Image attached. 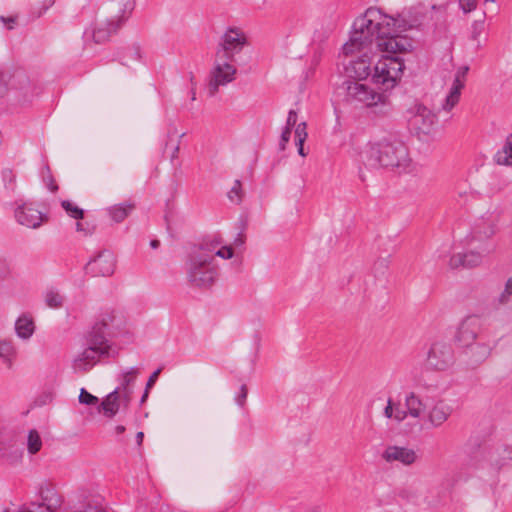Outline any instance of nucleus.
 Listing matches in <instances>:
<instances>
[{"label": "nucleus", "mask_w": 512, "mask_h": 512, "mask_svg": "<svg viewBox=\"0 0 512 512\" xmlns=\"http://www.w3.org/2000/svg\"><path fill=\"white\" fill-rule=\"evenodd\" d=\"M401 21L384 14L378 8H368L357 17L352 25L349 40L343 45L342 52L351 54L356 50L369 48L373 42L381 52L396 55L412 49V40L400 35Z\"/></svg>", "instance_id": "nucleus-1"}, {"label": "nucleus", "mask_w": 512, "mask_h": 512, "mask_svg": "<svg viewBox=\"0 0 512 512\" xmlns=\"http://www.w3.org/2000/svg\"><path fill=\"white\" fill-rule=\"evenodd\" d=\"M234 255L231 245L224 243L219 235L203 239L189 255L185 264L187 279L196 287L207 288L213 285L218 275L215 257L227 260Z\"/></svg>", "instance_id": "nucleus-2"}, {"label": "nucleus", "mask_w": 512, "mask_h": 512, "mask_svg": "<svg viewBox=\"0 0 512 512\" xmlns=\"http://www.w3.org/2000/svg\"><path fill=\"white\" fill-rule=\"evenodd\" d=\"M367 160L374 166L409 170L411 158L405 143L396 135L388 134L368 142Z\"/></svg>", "instance_id": "nucleus-3"}, {"label": "nucleus", "mask_w": 512, "mask_h": 512, "mask_svg": "<svg viewBox=\"0 0 512 512\" xmlns=\"http://www.w3.org/2000/svg\"><path fill=\"white\" fill-rule=\"evenodd\" d=\"M346 99L348 102L367 109H382L389 104V96L386 91L376 90L370 85L361 81L347 80Z\"/></svg>", "instance_id": "nucleus-4"}, {"label": "nucleus", "mask_w": 512, "mask_h": 512, "mask_svg": "<svg viewBox=\"0 0 512 512\" xmlns=\"http://www.w3.org/2000/svg\"><path fill=\"white\" fill-rule=\"evenodd\" d=\"M108 341L102 333H91L87 339V347L77 354L72 362L75 372H87L103 355L109 353Z\"/></svg>", "instance_id": "nucleus-5"}, {"label": "nucleus", "mask_w": 512, "mask_h": 512, "mask_svg": "<svg viewBox=\"0 0 512 512\" xmlns=\"http://www.w3.org/2000/svg\"><path fill=\"white\" fill-rule=\"evenodd\" d=\"M403 69L404 63L400 57L385 55L376 63L372 80L375 84L383 86L386 91L396 85Z\"/></svg>", "instance_id": "nucleus-6"}, {"label": "nucleus", "mask_w": 512, "mask_h": 512, "mask_svg": "<svg viewBox=\"0 0 512 512\" xmlns=\"http://www.w3.org/2000/svg\"><path fill=\"white\" fill-rule=\"evenodd\" d=\"M237 74V67L234 59L222 57L221 55L215 54L213 67L210 71V79L208 84V91L210 96H214L221 86L235 80Z\"/></svg>", "instance_id": "nucleus-7"}, {"label": "nucleus", "mask_w": 512, "mask_h": 512, "mask_svg": "<svg viewBox=\"0 0 512 512\" xmlns=\"http://www.w3.org/2000/svg\"><path fill=\"white\" fill-rule=\"evenodd\" d=\"M248 45L246 33L239 27H228L221 35L215 54L234 59Z\"/></svg>", "instance_id": "nucleus-8"}, {"label": "nucleus", "mask_w": 512, "mask_h": 512, "mask_svg": "<svg viewBox=\"0 0 512 512\" xmlns=\"http://www.w3.org/2000/svg\"><path fill=\"white\" fill-rule=\"evenodd\" d=\"M408 123L418 135H428L433 131L436 115L426 106L415 103L408 109Z\"/></svg>", "instance_id": "nucleus-9"}, {"label": "nucleus", "mask_w": 512, "mask_h": 512, "mask_svg": "<svg viewBox=\"0 0 512 512\" xmlns=\"http://www.w3.org/2000/svg\"><path fill=\"white\" fill-rule=\"evenodd\" d=\"M476 233L472 235L470 240V248L463 251L454 253L450 260L449 265L451 268H473L482 263L486 249L482 245L474 244L476 241Z\"/></svg>", "instance_id": "nucleus-10"}, {"label": "nucleus", "mask_w": 512, "mask_h": 512, "mask_svg": "<svg viewBox=\"0 0 512 512\" xmlns=\"http://www.w3.org/2000/svg\"><path fill=\"white\" fill-rule=\"evenodd\" d=\"M452 412V406L445 400L431 397L423 420L429 427L439 428L450 418Z\"/></svg>", "instance_id": "nucleus-11"}, {"label": "nucleus", "mask_w": 512, "mask_h": 512, "mask_svg": "<svg viewBox=\"0 0 512 512\" xmlns=\"http://www.w3.org/2000/svg\"><path fill=\"white\" fill-rule=\"evenodd\" d=\"M354 53H360V56L349 61L345 66V72L352 81H363L372 75L371 69V57L368 52V48L362 50H356ZM345 55V53L343 52ZM349 54H346L348 56Z\"/></svg>", "instance_id": "nucleus-12"}, {"label": "nucleus", "mask_w": 512, "mask_h": 512, "mask_svg": "<svg viewBox=\"0 0 512 512\" xmlns=\"http://www.w3.org/2000/svg\"><path fill=\"white\" fill-rule=\"evenodd\" d=\"M454 363L453 349L446 343H434L428 353L427 364L437 371H445Z\"/></svg>", "instance_id": "nucleus-13"}, {"label": "nucleus", "mask_w": 512, "mask_h": 512, "mask_svg": "<svg viewBox=\"0 0 512 512\" xmlns=\"http://www.w3.org/2000/svg\"><path fill=\"white\" fill-rule=\"evenodd\" d=\"M115 267L114 254L109 250H103L87 263L86 272L93 277H108L114 273Z\"/></svg>", "instance_id": "nucleus-14"}, {"label": "nucleus", "mask_w": 512, "mask_h": 512, "mask_svg": "<svg viewBox=\"0 0 512 512\" xmlns=\"http://www.w3.org/2000/svg\"><path fill=\"white\" fill-rule=\"evenodd\" d=\"M16 221L27 228L37 229L47 220V216L32 203H23L15 209Z\"/></svg>", "instance_id": "nucleus-15"}, {"label": "nucleus", "mask_w": 512, "mask_h": 512, "mask_svg": "<svg viewBox=\"0 0 512 512\" xmlns=\"http://www.w3.org/2000/svg\"><path fill=\"white\" fill-rule=\"evenodd\" d=\"M0 82L3 83L8 90H14L25 98L32 92V86L29 78L22 70L2 72L0 75Z\"/></svg>", "instance_id": "nucleus-16"}, {"label": "nucleus", "mask_w": 512, "mask_h": 512, "mask_svg": "<svg viewBox=\"0 0 512 512\" xmlns=\"http://www.w3.org/2000/svg\"><path fill=\"white\" fill-rule=\"evenodd\" d=\"M481 328L480 319L471 315L465 317L459 324L455 340L462 347H468L474 343Z\"/></svg>", "instance_id": "nucleus-17"}, {"label": "nucleus", "mask_w": 512, "mask_h": 512, "mask_svg": "<svg viewBox=\"0 0 512 512\" xmlns=\"http://www.w3.org/2000/svg\"><path fill=\"white\" fill-rule=\"evenodd\" d=\"M382 458L387 463L398 462L402 465L409 466L416 462L418 456L416 451L412 448L391 445L386 447L383 451Z\"/></svg>", "instance_id": "nucleus-18"}, {"label": "nucleus", "mask_w": 512, "mask_h": 512, "mask_svg": "<svg viewBox=\"0 0 512 512\" xmlns=\"http://www.w3.org/2000/svg\"><path fill=\"white\" fill-rule=\"evenodd\" d=\"M468 72V67L464 66L457 70L453 83L450 87L449 93L445 97L442 103L441 109L446 112H450L459 102L461 96V90L465 85V77Z\"/></svg>", "instance_id": "nucleus-19"}, {"label": "nucleus", "mask_w": 512, "mask_h": 512, "mask_svg": "<svg viewBox=\"0 0 512 512\" xmlns=\"http://www.w3.org/2000/svg\"><path fill=\"white\" fill-rule=\"evenodd\" d=\"M120 28L121 26L110 16L106 20L96 22L86 34H90L96 43H104Z\"/></svg>", "instance_id": "nucleus-20"}, {"label": "nucleus", "mask_w": 512, "mask_h": 512, "mask_svg": "<svg viewBox=\"0 0 512 512\" xmlns=\"http://www.w3.org/2000/svg\"><path fill=\"white\" fill-rule=\"evenodd\" d=\"M139 374V369L137 367H131L125 371H123L119 375V386L115 388V390H118L119 393L122 396V401L125 403V405H128V403L131 401L132 394H133V385L136 381V378Z\"/></svg>", "instance_id": "nucleus-21"}, {"label": "nucleus", "mask_w": 512, "mask_h": 512, "mask_svg": "<svg viewBox=\"0 0 512 512\" xmlns=\"http://www.w3.org/2000/svg\"><path fill=\"white\" fill-rule=\"evenodd\" d=\"M430 398L431 397L428 395L425 398H422L415 392L407 393L405 395L404 405L409 416L414 419H423Z\"/></svg>", "instance_id": "nucleus-22"}, {"label": "nucleus", "mask_w": 512, "mask_h": 512, "mask_svg": "<svg viewBox=\"0 0 512 512\" xmlns=\"http://www.w3.org/2000/svg\"><path fill=\"white\" fill-rule=\"evenodd\" d=\"M114 14L111 17L122 27L132 15L136 0H115Z\"/></svg>", "instance_id": "nucleus-23"}, {"label": "nucleus", "mask_w": 512, "mask_h": 512, "mask_svg": "<svg viewBox=\"0 0 512 512\" xmlns=\"http://www.w3.org/2000/svg\"><path fill=\"white\" fill-rule=\"evenodd\" d=\"M466 348V354L473 365H478L484 362L490 356L492 351L491 346L487 343H473Z\"/></svg>", "instance_id": "nucleus-24"}, {"label": "nucleus", "mask_w": 512, "mask_h": 512, "mask_svg": "<svg viewBox=\"0 0 512 512\" xmlns=\"http://www.w3.org/2000/svg\"><path fill=\"white\" fill-rule=\"evenodd\" d=\"M493 162L498 166L512 167V133L505 138L502 147L493 155Z\"/></svg>", "instance_id": "nucleus-25"}, {"label": "nucleus", "mask_w": 512, "mask_h": 512, "mask_svg": "<svg viewBox=\"0 0 512 512\" xmlns=\"http://www.w3.org/2000/svg\"><path fill=\"white\" fill-rule=\"evenodd\" d=\"M121 399L122 396L119 391L113 390L102 401L100 405V412L108 418L114 417L119 411Z\"/></svg>", "instance_id": "nucleus-26"}, {"label": "nucleus", "mask_w": 512, "mask_h": 512, "mask_svg": "<svg viewBox=\"0 0 512 512\" xmlns=\"http://www.w3.org/2000/svg\"><path fill=\"white\" fill-rule=\"evenodd\" d=\"M39 504L55 509L60 506L61 500L56 490L49 484L41 485L39 488Z\"/></svg>", "instance_id": "nucleus-27"}, {"label": "nucleus", "mask_w": 512, "mask_h": 512, "mask_svg": "<svg viewBox=\"0 0 512 512\" xmlns=\"http://www.w3.org/2000/svg\"><path fill=\"white\" fill-rule=\"evenodd\" d=\"M35 331V325L32 317L24 314L15 322V332L21 339H29Z\"/></svg>", "instance_id": "nucleus-28"}, {"label": "nucleus", "mask_w": 512, "mask_h": 512, "mask_svg": "<svg viewBox=\"0 0 512 512\" xmlns=\"http://www.w3.org/2000/svg\"><path fill=\"white\" fill-rule=\"evenodd\" d=\"M100 324L101 327H98L99 324H96L92 333H102L104 335L102 329H119L122 324V317L114 311L108 312L102 315Z\"/></svg>", "instance_id": "nucleus-29"}, {"label": "nucleus", "mask_w": 512, "mask_h": 512, "mask_svg": "<svg viewBox=\"0 0 512 512\" xmlns=\"http://www.w3.org/2000/svg\"><path fill=\"white\" fill-rule=\"evenodd\" d=\"M16 355L17 351L12 340L0 339V359L8 368L12 367Z\"/></svg>", "instance_id": "nucleus-30"}, {"label": "nucleus", "mask_w": 512, "mask_h": 512, "mask_svg": "<svg viewBox=\"0 0 512 512\" xmlns=\"http://www.w3.org/2000/svg\"><path fill=\"white\" fill-rule=\"evenodd\" d=\"M133 210V205L128 203H122L111 206L108 209V213L113 221L122 222Z\"/></svg>", "instance_id": "nucleus-31"}, {"label": "nucleus", "mask_w": 512, "mask_h": 512, "mask_svg": "<svg viewBox=\"0 0 512 512\" xmlns=\"http://www.w3.org/2000/svg\"><path fill=\"white\" fill-rule=\"evenodd\" d=\"M42 440L36 430H31L28 434L27 448L30 454H36L41 450Z\"/></svg>", "instance_id": "nucleus-32"}, {"label": "nucleus", "mask_w": 512, "mask_h": 512, "mask_svg": "<svg viewBox=\"0 0 512 512\" xmlns=\"http://www.w3.org/2000/svg\"><path fill=\"white\" fill-rule=\"evenodd\" d=\"M45 302L50 308H59L63 304V297L58 291L50 289L45 293Z\"/></svg>", "instance_id": "nucleus-33"}, {"label": "nucleus", "mask_w": 512, "mask_h": 512, "mask_svg": "<svg viewBox=\"0 0 512 512\" xmlns=\"http://www.w3.org/2000/svg\"><path fill=\"white\" fill-rule=\"evenodd\" d=\"M2 181L4 184V188L6 190L11 192H14L16 190V174L13 172L12 169L7 168L2 171Z\"/></svg>", "instance_id": "nucleus-34"}, {"label": "nucleus", "mask_w": 512, "mask_h": 512, "mask_svg": "<svg viewBox=\"0 0 512 512\" xmlns=\"http://www.w3.org/2000/svg\"><path fill=\"white\" fill-rule=\"evenodd\" d=\"M512 301V276L509 277L505 283L503 291L497 298L499 305H506Z\"/></svg>", "instance_id": "nucleus-35"}, {"label": "nucleus", "mask_w": 512, "mask_h": 512, "mask_svg": "<svg viewBox=\"0 0 512 512\" xmlns=\"http://www.w3.org/2000/svg\"><path fill=\"white\" fill-rule=\"evenodd\" d=\"M61 206L70 217H72L74 219H82L83 218V215H84L83 210L81 208H79L78 206H76L75 204H73L72 202H70L68 200H63L61 202Z\"/></svg>", "instance_id": "nucleus-36"}, {"label": "nucleus", "mask_w": 512, "mask_h": 512, "mask_svg": "<svg viewBox=\"0 0 512 512\" xmlns=\"http://www.w3.org/2000/svg\"><path fill=\"white\" fill-rule=\"evenodd\" d=\"M243 192H242V184L240 180H235L233 186L228 192V198L231 202L235 204H239L242 201Z\"/></svg>", "instance_id": "nucleus-37"}, {"label": "nucleus", "mask_w": 512, "mask_h": 512, "mask_svg": "<svg viewBox=\"0 0 512 512\" xmlns=\"http://www.w3.org/2000/svg\"><path fill=\"white\" fill-rule=\"evenodd\" d=\"M141 59V51L138 46H133L128 49L123 54L122 60L124 65H129L131 61H139Z\"/></svg>", "instance_id": "nucleus-38"}, {"label": "nucleus", "mask_w": 512, "mask_h": 512, "mask_svg": "<svg viewBox=\"0 0 512 512\" xmlns=\"http://www.w3.org/2000/svg\"><path fill=\"white\" fill-rule=\"evenodd\" d=\"M41 175H42L43 181L46 184L47 188L51 192H56L58 189V186L56 185V183L51 175L50 168L47 165H45L43 167Z\"/></svg>", "instance_id": "nucleus-39"}, {"label": "nucleus", "mask_w": 512, "mask_h": 512, "mask_svg": "<svg viewBox=\"0 0 512 512\" xmlns=\"http://www.w3.org/2000/svg\"><path fill=\"white\" fill-rule=\"evenodd\" d=\"M14 512H56V510L39 503H31L30 507L23 506Z\"/></svg>", "instance_id": "nucleus-40"}, {"label": "nucleus", "mask_w": 512, "mask_h": 512, "mask_svg": "<svg viewBox=\"0 0 512 512\" xmlns=\"http://www.w3.org/2000/svg\"><path fill=\"white\" fill-rule=\"evenodd\" d=\"M308 137L306 122H300L295 127V142H305Z\"/></svg>", "instance_id": "nucleus-41"}, {"label": "nucleus", "mask_w": 512, "mask_h": 512, "mask_svg": "<svg viewBox=\"0 0 512 512\" xmlns=\"http://www.w3.org/2000/svg\"><path fill=\"white\" fill-rule=\"evenodd\" d=\"M79 402L86 405H94L98 402V398L82 388L79 395Z\"/></svg>", "instance_id": "nucleus-42"}, {"label": "nucleus", "mask_w": 512, "mask_h": 512, "mask_svg": "<svg viewBox=\"0 0 512 512\" xmlns=\"http://www.w3.org/2000/svg\"><path fill=\"white\" fill-rule=\"evenodd\" d=\"M460 9L464 13L472 12L477 7V0H458Z\"/></svg>", "instance_id": "nucleus-43"}, {"label": "nucleus", "mask_w": 512, "mask_h": 512, "mask_svg": "<svg viewBox=\"0 0 512 512\" xmlns=\"http://www.w3.org/2000/svg\"><path fill=\"white\" fill-rule=\"evenodd\" d=\"M484 26V19L477 20L472 24V35L474 39L478 38L481 35V33L484 30Z\"/></svg>", "instance_id": "nucleus-44"}, {"label": "nucleus", "mask_w": 512, "mask_h": 512, "mask_svg": "<svg viewBox=\"0 0 512 512\" xmlns=\"http://www.w3.org/2000/svg\"><path fill=\"white\" fill-rule=\"evenodd\" d=\"M393 419L400 423V422H403L408 416H409V413H407V409L406 410H402L399 408V405H397L395 408H394V414H393Z\"/></svg>", "instance_id": "nucleus-45"}, {"label": "nucleus", "mask_w": 512, "mask_h": 512, "mask_svg": "<svg viewBox=\"0 0 512 512\" xmlns=\"http://www.w3.org/2000/svg\"><path fill=\"white\" fill-rule=\"evenodd\" d=\"M291 131H292V129L287 128V127H285L284 130L282 131L280 143H279L281 150H284L286 147V144L289 142L290 136H291Z\"/></svg>", "instance_id": "nucleus-46"}, {"label": "nucleus", "mask_w": 512, "mask_h": 512, "mask_svg": "<svg viewBox=\"0 0 512 512\" xmlns=\"http://www.w3.org/2000/svg\"><path fill=\"white\" fill-rule=\"evenodd\" d=\"M247 394H248V389H247L246 385H244V384L241 385L240 391L235 398V400L239 406L244 405L246 398H247Z\"/></svg>", "instance_id": "nucleus-47"}, {"label": "nucleus", "mask_w": 512, "mask_h": 512, "mask_svg": "<svg viewBox=\"0 0 512 512\" xmlns=\"http://www.w3.org/2000/svg\"><path fill=\"white\" fill-rule=\"evenodd\" d=\"M296 125H297V113L294 110H290L288 113L285 127L293 129L294 127H296Z\"/></svg>", "instance_id": "nucleus-48"}, {"label": "nucleus", "mask_w": 512, "mask_h": 512, "mask_svg": "<svg viewBox=\"0 0 512 512\" xmlns=\"http://www.w3.org/2000/svg\"><path fill=\"white\" fill-rule=\"evenodd\" d=\"M447 388H448V385H446L445 383L435 382V383H429L426 385V389L428 392L433 389L436 391H439V392H444V391H446Z\"/></svg>", "instance_id": "nucleus-49"}, {"label": "nucleus", "mask_w": 512, "mask_h": 512, "mask_svg": "<svg viewBox=\"0 0 512 512\" xmlns=\"http://www.w3.org/2000/svg\"><path fill=\"white\" fill-rule=\"evenodd\" d=\"M161 373V368L155 370L151 375L150 377L148 378V381L146 383V388L147 390H150L153 385L156 383L157 379H158V376L159 374Z\"/></svg>", "instance_id": "nucleus-50"}, {"label": "nucleus", "mask_w": 512, "mask_h": 512, "mask_svg": "<svg viewBox=\"0 0 512 512\" xmlns=\"http://www.w3.org/2000/svg\"><path fill=\"white\" fill-rule=\"evenodd\" d=\"M394 408L395 407H394V404H393L392 400L388 399L387 405H386V407L384 409V415H385L386 418H389V419L393 418V416H394L393 415L394 414Z\"/></svg>", "instance_id": "nucleus-51"}, {"label": "nucleus", "mask_w": 512, "mask_h": 512, "mask_svg": "<svg viewBox=\"0 0 512 512\" xmlns=\"http://www.w3.org/2000/svg\"><path fill=\"white\" fill-rule=\"evenodd\" d=\"M21 458H22V452L15 450L13 453V456L11 458L7 459V461L11 464H16L21 460Z\"/></svg>", "instance_id": "nucleus-52"}, {"label": "nucleus", "mask_w": 512, "mask_h": 512, "mask_svg": "<svg viewBox=\"0 0 512 512\" xmlns=\"http://www.w3.org/2000/svg\"><path fill=\"white\" fill-rule=\"evenodd\" d=\"M1 21H2L5 25H7V28H8V29H12V28H13V24H14V22H15V19H14V18H12V17H8V18H6V17H1Z\"/></svg>", "instance_id": "nucleus-53"}, {"label": "nucleus", "mask_w": 512, "mask_h": 512, "mask_svg": "<svg viewBox=\"0 0 512 512\" xmlns=\"http://www.w3.org/2000/svg\"><path fill=\"white\" fill-rule=\"evenodd\" d=\"M296 146L298 147V153L302 157L306 156V153L304 152V142H295Z\"/></svg>", "instance_id": "nucleus-54"}, {"label": "nucleus", "mask_w": 512, "mask_h": 512, "mask_svg": "<svg viewBox=\"0 0 512 512\" xmlns=\"http://www.w3.org/2000/svg\"><path fill=\"white\" fill-rule=\"evenodd\" d=\"M504 453L505 458L512 461V445L505 447Z\"/></svg>", "instance_id": "nucleus-55"}, {"label": "nucleus", "mask_w": 512, "mask_h": 512, "mask_svg": "<svg viewBox=\"0 0 512 512\" xmlns=\"http://www.w3.org/2000/svg\"><path fill=\"white\" fill-rule=\"evenodd\" d=\"M143 437H144V434L143 432H138L137 435H136V440H137V443L140 445L143 441Z\"/></svg>", "instance_id": "nucleus-56"}, {"label": "nucleus", "mask_w": 512, "mask_h": 512, "mask_svg": "<svg viewBox=\"0 0 512 512\" xmlns=\"http://www.w3.org/2000/svg\"><path fill=\"white\" fill-rule=\"evenodd\" d=\"M244 243V239L241 235H238V237L235 239L234 244L235 245H242Z\"/></svg>", "instance_id": "nucleus-57"}, {"label": "nucleus", "mask_w": 512, "mask_h": 512, "mask_svg": "<svg viewBox=\"0 0 512 512\" xmlns=\"http://www.w3.org/2000/svg\"><path fill=\"white\" fill-rule=\"evenodd\" d=\"M148 395H149V390H147V388L145 387L144 394L142 395V398H141V403H144L146 401V399L148 398Z\"/></svg>", "instance_id": "nucleus-58"}, {"label": "nucleus", "mask_w": 512, "mask_h": 512, "mask_svg": "<svg viewBox=\"0 0 512 512\" xmlns=\"http://www.w3.org/2000/svg\"><path fill=\"white\" fill-rule=\"evenodd\" d=\"M124 431H125V427L124 426H122V425L116 426V433L117 434H122Z\"/></svg>", "instance_id": "nucleus-59"}, {"label": "nucleus", "mask_w": 512, "mask_h": 512, "mask_svg": "<svg viewBox=\"0 0 512 512\" xmlns=\"http://www.w3.org/2000/svg\"><path fill=\"white\" fill-rule=\"evenodd\" d=\"M150 245L152 248H157L159 246V241L158 240H152L150 242Z\"/></svg>", "instance_id": "nucleus-60"}, {"label": "nucleus", "mask_w": 512, "mask_h": 512, "mask_svg": "<svg viewBox=\"0 0 512 512\" xmlns=\"http://www.w3.org/2000/svg\"><path fill=\"white\" fill-rule=\"evenodd\" d=\"M190 97H191V99L193 101L196 99V92H195V88L194 87H192V89H191Z\"/></svg>", "instance_id": "nucleus-61"}, {"label": "nucleus", "mask_w": 512, "mask_h": 512, "mask_svg": "<svg viewBox=\"0 0 512 512\" xmlns=\"http://www.w3.org/2000/svg\"><path fill=\"white\" fill-rule=\"evenodd\" d=\"M494 233V230L492 227H489V230L485 232V236L486 237H489L490 235H492Z\"/></svg>", "instance_id": "nucleus-62"}, {"label": "nucleus", "mask_w": 512, "mask_h": 512, "mask_svg": "<svg viewBox=\"0 0 512 512\" xmlns=\"http://www.w3.org/2000/svg\"><path fill=\"white\" fill-rule=\"evenodd\" d=\"M76 230H77V231H82V230H83V227H82V224H81V223H79V222H78V223L76 224Z\"/></svg>", "instance_id": "nucleus-63"}, {"label": "nucleus", "mask_w": 512, "mask_h": 512, "mask_svg": "<svg viewBox=\"0 0 512 512\" xmlns=\"http://www.w3.org/2000/svg\"><path fill=\"white\" fill-rule=\"evenodd\" d=\"M0 512H14V511H11L9 509H2V508H0Z\"/></svg>", "instance_id": "nucleus-64"}]
</instances>
